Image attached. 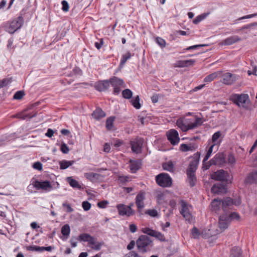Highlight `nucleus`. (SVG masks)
I'll list each match as a JSON object with an SVG mask.
<instances>
[{"label": "nucleus", "instance_id": "20", "mask_svg": "<svg viewBox=\"0 0 257 257\" xmlns=\"http://www.w3.org/2000/svg\"><path fill=\"white\" fill-rule=\"evenodd\" d=\"M94 87L99 92L105 91L109 87V80H104L99 81L95 83Z\"/></svg>", "mask_w": 257, "mask_h": 257}, {"label": "nucleus", "instance_id": "46", "mask_svg": "<svg viewBox=\"0 0 257 257\" xmlns=\"http://www.w3.org/2000/svg\"><path fill=\"white\" fill-rule=\"evenodd\" d=\"M165 195L163 193L160 192L157 194V201L158 204H163L164 202Z\"/></svg>", "mask_w": 257, "mask_h": 257}, {"label": "nucleus", "instance_id": "37", "mask_svg": "<svg viewBox=\"0 0 257 257\" xmlns=\"http://www.w3.org/2000/svg\"><path fill=\"white\" fill-rule=\"evenodd\" d=\"M81 70L79 68L75 67L73 69L72 73H71V74H69L67 75L68 76H72L76 77L77 76H81Z\"/></svg>", "mask_w": 257, "mask_h": 257}, {"label": "nucleus", "instance_id": "57", "mask_svg": "<svg viewBox=\"0 0 257 257\" xmlns=\"http://www.w3.org/2000/svg\"><path fill=\"white\" fill-rule=\"evenodd\" d=\"M257 16V13L244 16L239 18L238 20H241L245 19H250Z\"/></svg>", "mask_w": 257, "mask_h": 257}, {"label": "nucleus", "instance_id": "55", "mask_svg": "<svg viewBox=\"0 0 257 257\" xmlns=\"http://www.w3.org/2000/svg\"><path fill=\"white\" fill-rule=\"evenodd\" d=\"M180 150L184 152L189 151L188 145L185 144H182L180 146Z\"/></svg>", "mask_w": 257, "mask_h": 257}, {"label": "nucleus", "instance_id": "35", "mask_svg": "<svg viewBox=\"0 0 257 257\" xmlns=\"http://www.w3.org/2000/svg\"><path fill=\"white\" fill-rule=\"evenodd\" d=\"M13 81L12 77L6 78L0 80V89L12 83Z\"/></svg>", "mask_w": 257, "mask_h": 257}, {"label": "nucleus", "instance_id": "41", "mask_svg": "<svg viewBox=\"0 0 257 257\" xmlns=\"http://www.w3.org/2000/svg\"><path fill=\"white\" fill-rule=\"evenodd\" d=\"M217 76V73H213L210 74L204 78V81L205 82H210L213 80Z\"/></svg>", "mask_w": 257, "mask_h": 257}, {"label": "nucleus", "instance_id": "40", "mask_svg": "<svg viewBox=\"0 0 257 257\" xmlns=\"http://www.w3.org/2000/svg\"><path fill=\"white\" fill-rule=\"evenodd\" d=\"M145 213L152 217H158L159 215L158 212L156 209H148L146 211Z\"/></svg>", "mask_w": 257, "mask_h": 257}, {"label": "nucleus", "instance_id": "13", "mask_svg": "<svg viewBox=\"0 0 257 257\" xmlns=\"http://www.w3.org/2000/svg\"><path fill=\"white\" fill-rule=\"evenodd\" d=\"M116 207L118 211V214L121 216H130L135 213L131 206H127L123 204H117Z\"/></svg>", "mask_w": 257, "mask_h": 257}, {"label": "nucleus", "instance_id": "2", "mask_svg": "<svg viewBox=\"0 0 257 257\" xmlns=\"http://www.w3.org/2000/svg\"><path fill=\"white\" fill-rule=\"evenodd\" d=\"M202 121L201 118L193 117L188 118L182 117L179 118L176 122L177 125L183 131L187 132L201 125Z\"/></svg>", "mask_w": 257, "mask_h": 257}, {"label": "nucleus", "instance_id": "17", "mask_svg": "<svg viewBox=\"0 0 257 257\" xmlns=\"http://www.w3.org/2000/svg\"><path fill=\"white\" fill-rule=\"evenodd\" d=\"M167 136L168 140L172 145H177L180 141L178 133L175 130L172 129L169 131L167 134Z\"/></svg>", "mask_w": 257, "mask_h": 257}, {"label": "nucleus", "instance_id": "45", "mask_svg": "<svg viewBox=\"0 0 257 257\" xmlns=\"http://www.w3.org/2000/svg\"><path fill=\"white\" fill-rule=\"evenodd\" d=\"M25 95L24 91L20 90L17 91L13 96V98L17 100H20Z\"/></svg>", "mask_w": 257, "mask_h": 257}, {"label": "nucleus", "instance_id": "15", "mask_svg": "<svg viewBox=\"0 0 257 257\" xmlns=\"http://www.w3.org/2000/svg\"><path fill=\"white\" fill-rule=\"evenodd\" d=\"M144 141L141 138H137L130 142L132 150L134 153L139 154L142 152Z\"/></svg>", "mask_w": 257, "mask_h": 257}, {"label": "nucleus", "instance_id": "31", "mask_svg": "<svg viewBox=\"0 0 257 257\" xmlns=\"http://www.w3.org/2000/svg\"><path fill=\"white\" fill-rule=\"evenodd\" d=\"M99 176V174L93 172H88L84 174L85 177L91 181L97 179Z\"/></svg>", "mask_w": 257, "mask_h": 257}, {"label": "nucleus", "instance_id": "32", "mask_svg": "<svg viewBox=\"0 0 257 257\" xmlns=\"http://www.w3.org/2000/svg\"><path fill=\"white\" fill-rule=\"evenodd\" d=\"M115 118V116H110L107 118L106 121V127L107 130H111L112 129Z\"/></svg>", "mask_w": 257, "mask_h": 257}, {"label": "nucleus", "instance_id": "53", "mask_svg": "<svg viewBox=\"0 0 257 257\" xmlns=\"http://www.w3.org/2000/svg\"><path fill=\"white\" fill-rule=\"evenodd\" d=\"M176 67L182 68L186 67L185 64V60H179L176 62V63L175 65Z\"/></svg>", "mask_w": 257, "mask_h": 257}, {"label": "nucleus", "instance_id": "59", "mask_svg": "<svg viewBox=\"0 0 257 257\" xmlns=\"http://www.w3.org/2000/svg\"><path fill=\"white\" fill-rule=\"evenodd\" d=\"M103 44V39H101L100 40V42H95L94 46L98 50H99L102 47Z\"/></svg>", "mask_w": 257, "mask_h": 257}, {"label": "nucleus", "instance_id": "63", "mask_svg": "<svg viewBox=\"0 0 257 257\" xmlns=\"http://www.w3.org/2000/svg\"><path fill=\"white\" fill-rule=\"evenodd\" d=\"M129 229L131 232L134 233L137 231V226L135 224H131L129 226Z\"/></svg>", "mask_w": 257, "mask_h": 257}, {"label": "nucleus", "instance_id": "61", "mask_svg": "<svg viewBox=\"0 0 257 257\" xmlns=\"http://www.w3.org/2000/svg\"><path fill=\"white\" fill-rule=\"evenodd\" d=\"M137 256V252L135 251H131L124 255L123 257H135Z\"/></svg>", "mask_w": 257, "mask_h": 257}, {"label": "nucleus", "instance_id": "10", "mask_svg": "<svg viewBox=\"0 0 257 257\" xmlns=\"http://www.w3.org/2000/svg\"><path fill=\"white\" fill-rule=\"evenodd\" d=\"M146 193L145 191L141 190L137 195L135 198V203L138 211L140 214H142L143 209L145 206L144 201L146 199Z\"/></svg>", "mask_w": 257, "mask_h": 257}, {"label": "nucleus", "instance_id": "3", "mask_svg": "<svg viewBox=\"0 0 257 257\" xmlns=\"http://www.w3.org/2000/svg\"><path fill=\"white\" fill-rule=\"evenodd\" d=\"M200 158V153L197 152L191 157V161H190L189 166L187 169V175L188 178L190 185L193 187L195 185L196 177L195 172H196Z\"/></svg>", "mask_w": 257, "mask_h": 257}, {"label": "nucleus", "instance_id": "29", "mask_svg": "<svg viewBox=\"0 0 257 257\" xmlns=\"http://www.w3.org/2000/svg\"><path fill=\"white\" fill-rule=\"evenodd\" d=\"M105 115V113L100 108H97L92 113V117L96 120H99Z\"/></svg>", "mask_w": 257, "mask_h": 257}, {"label": "nucleus", "instance_id": "58", "mask_svg": "<svg viewBox=\"0 0 257 257\" xmlns=\"http://www.w3.org/2000/svg\"><path fill=\"white\" fill-rule=\"evenodd\" d=\"M203 46H204L203 45H193V46H189V47H187L185 50H186V51H190V50H195V49H196L197 48H200V47H202Z\"/></svg>", "mask_w": 257, "mask_h": 257}, {"label": "nucleus", "instance_id": "60", "mask_svg": "<svg viewBox=\"0 0 257 257\" xmlns=\"http://www.w3.org/2000/svg\"><path fill=\"white\" fill-rule=\"evenodd\" d=\"M195 62V61L193 59L185 60V64L186 65V67L192 66L194 65Z\"/></svg>", "mask_w": 257, "mask_h": 257}, {"label": "nucleus", "instance_id": "6", "mask_svg": "<svg viewBox=\"0 0 257 257\" xmlns=\"http://www.w3.org/2000/svg\"><path fill=\"white\" fill-rule=\"evenodd\" d=\"M24 24V18L20 16L13 21L6 24V31L10 34H14L17 30L21 28Z\"/></svg>", "mask_w": 257, "mask_h": 257}, {"label": "nucleus", "instance_id": "4", "mask_svg": "<svg viewBox=\"0 0 257 257\" xmlns=\"http://www.w3.org/2000/svg\"><path fill=\"white\" fill-rule=\"evenodd\" d=\"M138 250L141 253H145L152 250L153 243L151 238L146 235H142L136 241Z\"/></svg>", "mask_w": 257, "mask_h": 257}, {"label": "nucleus", "instance_id": "26", "mask_svg": "<svg viewBox=\"0 0 257 257\" xmlns=\"http://www.w3.org/2000/svg\"><path fill=\"white\" fill-rule=\"evenodd\" d=\"M129 167L132 173H135L139 170L141 167V163L138 160H130L129 161Z\"/></svg>", "mask_w": 257, "mask_h": 257}, {"label": "nucleus", "instance_id": "21", "mask_svg": "<svg viewBox=\"0 0 257 257\" xmlns=\"http://www.w3.org/2000/svg\"><path fill=\"white\" fill-rule=\"evenodd\" d=\"M227 191L226 186L220 183L214 184L211 188V192L213 194H224Z\"/></svg>", "mask_w": 257, "mask_h": 257}, {"label": "nucleus", "instance_id": "33", "mask_svg": "<svg viewBox=\"0 0 257 257\" xmlns=\"http://www.w3.org/2000/svg\"><path fill=\"white\" fill-rule=\"evenodd\" d=\"M132 56V55L130 52H127L125 54L122 55L120 62V66H123Z\"/></svg>", "mask_w": 257, "mask_h": 257}, {"label": "nucleus", "instance_id": "39", "mask_svg": "<svg viewBox=\"0 0 257 257\" xmlns=\"http://www.w3.org/2000/svg\"><path fill=\"white\" fill-rule=\"evenodd\" d=\"M208 15V14H202L200 15H199L197 16L194 20L193 21V23L194 24H198L199 22H200L201 21L203 20L204 19L206 18L207 16Z\"/></svg>", "mask_w": 257, "mask_h": 257}, {"label": "nucleus", "instance_id": "43", "mask_svg": "<svg viewBox=\"0 0 257 257\" xmlns=\"http://www.w3.org/2000/svg\"><path fill=\"white\" fill-rule=\"evenodd\" d=\"M27 249L31 251H36L39 252L43 251V246H39L37 245H30L27 247Z\"/></svg>", "mask_w": 257, "mask_h": 257}, {"label": "nucleus", "instance_id": "38", "mask_svg": "<svg viewBox=\"0 0 257 257\" xmlns=\"http://www.w3.org/2000/svg\"><path fill=\"white\" fill-rule=\"evenodd\" d=\"M122 95L124 98L129 99L133 96V92L130 89H125L122 91Z\"/></svg>", "mask_w": 257, "mask_h": 257}, {"label": "nucleus", "instance_id": "23", "mask_svg": "<svg viewBox=\"0 0 257 257\" xmlns=\"http://www.w3.org/2000/svg\"><path fill=\"white\" fill-rule=\"evenodd\" d=\"M221 133L220 131L215 132L212 136L211 139L208 141V144H214L219 146L221 143Z\"/></svg>", "mask_w": 257, "mask_h": 257}, {"label": "nucleus", "instance_id": "22", "mask_svg": "<svg viewBox=\"0 0 257 257\" xmlns=\"http://www.w3.org/2000/svg\"><path fill=\"white\" fill-rule=\"evenodd\" d=\"M246 184H257V171L251 172L248 174L244 180Z\"/></svg>", "mask_w": 257, "mask_h": 257}, {"label": "nucleus", "instance_id": "14", "mask_svg": "<svg viewBox=\"0 0 257 257\" xmlns=\"http://www.w3.org/2000/svg\"><path fill=\"white\" fill-rule=\"evenodd\" d=\"M33 186L38 190H43L49 191L52 189V186L49 181H40L35 180L33 182Z\"/></svg>", "mask_w": 257, "mask_h": 257}, {"label": "nucleus", "instance_id": "7", "mask_svg": "<svg viewBox=\"0 0 257 257\" xmlns=\"http://www.w3.org/2000/svg\"><path fill=\"white\" fill-rule=\"evenodd\" d=\"M249 97L247 94H232L230 96V100L239 107L245 108L246 103L248 101Z\"/></svg>", "mask_w": 257, "mask_h": 257}, {"label": "nucleus", "instance_id": "1", "mask_svg": "<svg viewBox=\"0 0 257 257\" xmlns=\"http://www.w3.org/2000/svg\"><path fill=\"white\" fill-rule=\"evenodd\" d=\"M240 203V199L234 201L230 197H226L223 200L214 199L211 203V209L212 211L216 213H219L221 210L224 212H227L229 210L232 209L233 205L237 206L239 205Z\"/></svg>", "mask_w": 257, "mask_h": 257}, {"label": "nucleus", "instance_id": "44", "mask_svg": "<svg viewBox=\"0 0 257 257\" xmlns=\"http://www.w3.org/2000/svg\"><path fill=\"white\" fill-rule=\"evenodd\" d=\"M153 237H155L156 238H157L158 239L161 241H164L166 240L164 234H163L160 232L156 230L154 232Z\"/></svg>", "mask_w": 257, "mask_h": 257}, {"label": "nucleus", "instance_id": "19", "mask_svg": "<svg viewBox=\"0 0 257 257\" xmlns=\"http://www.w3.org/2000/svg\"><path fill=\"white\" fill-rule=\"evenodd\" d=\"M237 79L236 75L230 73H226L222 75V82L226 85H231Z\"/></svg>", "mask_w": 257, "mask_h": 257}, {"label": "nucleus", "instance_id": "42", "mask_svg": "<svg viewBox=\"0 0 257 257\" xmlns=\"http://www.w3.org/2000/svg\"><path fill=\"white\" fill-rule=\"evenodd\" d=\"M118 180L120 183L124 184L126 182L131 181V178L128 176H120L118 177Z\"/></svg>", "mask_w": 257, "mask_h": 257}, {"label": "nucleus", "instance_id": "64", "mask_svg": "<svg viewBox=\"0 0 257 257\" xmlns=\"http://www.w3.org/2000/svg\"><path fill=\"white\" fill-rule=\"evenodd\" d=\"M110 150V146L108 143H105L103 146V151L105 153L109 152Z\"/></svg>", "mask_w": 257, "mask_h": 257}, {"label": "nucleus", "instance_id": "54", "mask_svg": "<svg viewBox=\"0 0 257 257\" xmlns=\"http://www.w3.org/2000/svg\"><path fill=\"white\" fill-rule=\"evenodd\" d=\"M108 204L107 201H102L98 202L97 206L101 208H104L106 207V205Z\"/></svg>", "mask_w": 257, "mask_h": 257}, {"label": "nucleus", "instance_id": "9", "mask_svg": "<svg viewBox=\"0 0 257 257\" xmlns=\"http://www.w3.org/2000/svg\"><path fill=\"white\" fill-rule=\"evenodd\" d=\"M157 183L163 187H170L172 185V179L170 176L166 173H161L156 177Z\"/></svg>", "mask_w": 257, "mask_h": 257}, {"label": "nucleus", "instance_id": "5", "mask_svg": "<svg viewBox=\"0 0 257 257\" xmlns=\"http://www.w3.org/2000/svg\"><path fill=\"white\" fill-rule=\"evenodd\" d=\"M224 213L219 217V227L221 229L224 230L226 229L230 222L233 220H238L239 218V214L235 212L228 214L227 212Z\"/></svg>", "mask_w": 257, "mask_h": 257}, {"label": "nucleus", "instance_id": "11", "mask_svg": "<svg viewBox=\"0 0 257 257\" xmlns=\"http://www.w3.org/2000/svg\"><path fill=\"white\" fill-rule=\"evenodd\" d=\"M92 236L87 233H83L79 234L78 236H72L70 240L71 247H75L77 245V241L87 242L88 243Z\"/></svg>", "mask_w": 257, "mask_h": 257}, {"label": "nucleus", "instance_id": "56", "mask_svg": "<svg viewBox=\"0 0 257 257\" xmlns=\"http://www.w3.org/2000/svg\"><path fill=\"white\" fill-rule=\"evenodd\" d=\"M57 145L60 146V149L61 152L64 154V142L62 141V139L57 141Z\"/></svg>", "mask_w": 257, "mask_h": 257}, {"label": "nucleus", "instance_id": "27", "mask_svg": "<svg viewBox=\"0 0 257 257\" xmlns=\"http://www.w3.org/2000/svg\"><path fill=\"white\" fill-rule=\"evenodd\" d=\"M240 41H241V39L238 36H232L224 39L223 41V44L224 45H231Z\"/></svg>", "mask_w": 257, "mask_h": 257}, {"label": "nucleus", "instance_id": "25", "mask_svg": "<svg viewBox=\"0 0 257 257\" xmlns=\"http://www.w3.org/2000/svg\"><path fill=\"white\" fill-rule=\"evenodd\" d=\"M66 180L70 186L75 189L82 190L84 189L83 185L79 184L77 180L73 179L72 177H67Z\"/></svg>", "mask_w": 257, "mask_h": 257}, {"label": "nucleus", "instance_id": "18", "mask_svg": "<svg viewBox=\"0 0 257 257\" xmlns=\"http://www.w3.org/2000/svg\"><path fill=\"white\" fill-rule=\"evenodd\" d=\"M104 244L103 241H98L96 238L92 236L88 243V246L93 250L98 251L101 249Z\"/></svg>", "mask_w": 257, "mask_h": 257}, {"label": "nucleus", "instance_id": "50", "mask_svg": "<svg viewBox=\"0 0 257 257\" xmlns=\"http://www.w3.org/2000/svg\"><path fill=\"white\" fill-rule=\"evenodd\" d=\"M82 206L85 211H88L90 209L91 205L88 201H84L82 203Z\"/></svg>", "mask_w": 257, "mask_h": 257}, {"label": "nucleus", "instance_id": "62", "mask_svg": "<svg viewBox=\"0 0 257 257\" xmlns=\"http://www.w3.org/2000/svg\"><path fill=\"white\" fill-rule=\"evenodd\" d=\"M188 145L189 151H195L198 147V145L196 144H189Z\"/></svg>", "mask_w": 257, "mask_h": 257}, {"label": "nucleus", "instance_id": "47", "mask_svg": "<svg viewBox=\"0 0 257 257\" xmlns=\"http://www.w3.org/2000/svg\"><path fill=\"white\" fill-rule=\"evenodd\" d=\"M191 234H192V237L194 238H197L200 234L199 231L196 227H194L192 229Z\"/></svg>", "mask_w": 257, "mask_h": 257}, {"label": "nucleus", "instance_id": "48", "mask_svg": "<svg viewBox=\"0 0 257 257\" xmlns=\"http://www.w3.org/2000/svg\"><path fill=\"white\" fill-rule=\"evenodd\" d=\"M156 42L161 48H164L166 46V41L160 37H157Z\"/></svg>", "mask_w": 257, "mask_h": 257}, {"label": "nucleus", "instance_id": "28", "mask_svg": "<svg viewBox=\"0 0 257 257\" xmlns=\"http://www.w3.org/2000/svg\"><path fill=\"white\" fill-rule=\"evenodd\" d=\"M209 145H210V146L207 150L206 154L205 155L203 159V162H205V161L208 160V159L210 157L213 151H214V152H216L218 149L219 147L215 145L214 144H209Z\"/></svg>", "mask_w": 257, "mask_h": 257}, {"label": "nucleus", "instance_id": "8", "mask_svg": "<svg viewBox=\"0 0 257 257\" xmlns=\"http://www.w3.org/2000/svg\"><path fill=\"white\" fill-rule=\"evenodd\" d=\"M180 203L181 205L180 214L186 221L190 222H191L193 220L192 215L191 213L192 206L183 200H181Z\"/></svg>", "mask_w": 257, "mask_h": 257}, {"label": "nucleus", "instance_id": "24", "mask_svg": "<svg viewBox=\"0 0 257 257\" xmlns=\"http://www.w3.org/2000/svg\"><path fill=\"white\" fill-rule=\"evenodd\" d=\"M108 80L109 84H111L113 87L117 86L124 87V82L122 79L113 76L111 77Z\"/></svg>", "mask_w": 257, "mask_h": 257}, {"label": "nucleus", "instance_id": "34", "mask_svg": "<svg viewBox=\"0 0 257 257\" xmlns=\"http://www.w3.org/2000/svg\"><path fill=\"white\" fill-rule=\"evenodd\" d=\"M133 106L136 109H140L141 105L140 103V97L139 95L134 97L131 101Z\"/></svg>", "mask_w": 257, "mask_h": 257}, {"label": "nucleus", "instance_id": "12", "mask_svg": "<svg viewBox=\"0 0 257 257\" xmlns=\"http://www.w3.org/2000/svg\"><path fill=\"white\" fill-rule=\"evenodd\" d=\"M212 178L217 181L227 182L229 180V175L227 172L221 169L215 172L212 175Z\"/></svg>", "mask_w": 257, "mask_h": 257}, {"label": "nucleus", "instance_id": "16", "mask_svg": "<svg viewBox=\"0 0 257 257\" xmlns=\"http://www.w3.org/2000/svg\"><path fill=\"white\" fill-rule=\"evenodd\" d=\"M211 164L223 166L226 163L225 156L222 153H218L210 160Z\"/></svg>", "mask_w": 257, "mask_h": 257}, {"label": "nucleus", "instance_id": "51", "mask_svg": "<svg viewBox=\"0 0 257 257\" xmlns=\"http://www.w3.org/2000/svg\"><path fill=\"white\" fill-rule=\"evenodd\" d=\"M33 167L36 170L41 171L43 168L42 164L40 162H35L33 164Z\"/></svg>", "mask_w": 257, "mask_h": 257}, {"label": "nucleus", "instance_id": "49", "mask_svg": "<svg viewBox=\"0 0 257 257\" xmlns=\"http://www.w3.org/2000/svg\"><path fill=\"white\" fill-rule=\"evenodd\" d=\"M155 231V230H153L148 227L145 228L143 229V232L144 233H146V234L149 235L151 236H153Z\"/></svg>", "mask_w": 257, "mask_h": 257}, {"label": "nucleus", "instance_id": "52", "mask_svg": "<svg viewBox=\"0 0 257 257\" xmlns=\"http://www.w3.org/2000/svg\"><path fill=\"white\" fill-rule=\"evenodd\" d=\"M227 161L229 164H233L235 162V159L232 154H229L227 157Z\"/></svg>", "mask_w": 257, "mask_h": 257}, {"label": "nucleus", "instance_id": "36", "mask_svg": "<svg viewBox=\"0 0 257 257\" xmlns=\"http://www.w3.org/2000/svg\"><path fill=\"white\" fill-rule=\"evenodd\" d=\"M163 168L164 170L172 172L174 170V165L171 161L165 163L163 164Z\"/></svg>", "mask_w": 257, "mask_h": 257}, {"label": "nucleus", "instance_id": "30", "mask_svg": "<svg viewBox=\"0 0 257 257\" xmlns=\"http://www.w3.org/2000/svg\"><path fill=\"white\" fill-rule=\"evenodd\" d=\"M230 257H242L241 248L238 246H233L230 250Z\"/></svg>", "mask_w": 257, "mask_h": 257}]
</instances>
